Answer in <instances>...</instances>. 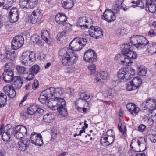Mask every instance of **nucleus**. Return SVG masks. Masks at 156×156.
<instances>
[{"mask_svg":"<svg viewBox=\"0 0 156 156\" xmlns=\"http://www.w3.org/2000/svg\"><path fill=\"white\" fill-rule=\"evenodd\" d=\"M59 54L62 57V63L64 65H72L75 63L78 59L77 55L68 48H63L61 50Z\"/></svg>","mask_w":156,"mask_h":156,"instance_id":"1","label":"nucleus"},{"mask_svg":"<svg viewBox=\"0 0 156 156\" xmlns=\"http://www.w3.org/2000/svg\"><path fill=\"white\" fill-rule=\"evenodd\" d=\"M62 89L60 88H55L53 87H51L43 91L41 93L40 96L38 98L39 101L41 103L44 104L46 103L48 98L51 96H57L62 93Z\"/></svg>","mask_w":156,"mask_h":156,"instance_id":"2","label":"nucleus"},{"mask_svg":"<svg viewBox=\"0 0 156 156\" xmlns=\"http://www.w3.org/2000/svg\"><path fill=\"white\" fill-rule=\"evenodd\" d=\"M60 88L63 89L62 94L58 96H54V98H52L50 99L49 101H48L47 105L53 110H55L56 109L66 106V102L64 99L59 97V96L62 94L63 91V88Z\"/></svg>","mask_w":156,"mask_h":156,"instance_id":"3","label":"nucleus"},{"mask_svg":"<svg viewBox=\"0 0 156 156\" xmlns=\"http://www.w3.org/2000/svg\"><path fill=\"white\" fill-rule=\"evenodd\" d=\"M130 43H132L138 50H145L149 42L144 37L137 35L131 38Z\"/></svg>","mask_w":156,"mask_h":156,"instance_id":"4","label":"nucleus"},{"mask_svg":"<svg viewBox=\"0 0 156 156\" xmlns=\"http://www.w3.org/2000/svg\"><path fill=\"white\" fill-rule=\"evenodd\" d=\"M21 63L25 66H30L36 60V56L34 53L29 51L23 52L20 58Z\"/></svg>","mask_w":156,"mask_h":156,"instance_id":"5","label":"nucleus"},{"mask_svg":"<svg viewBox=\"0 0 156 156\" xmlns=\"http://www.w3.org/2000/svg\"><path fill=\"white\" fill-rule=\"evenodd\" d=\"M86 39L83 38H76L70 43L69 48L73 52L81 50L87 44Z\"/></svg>","mask_w":156,"mask_h":156,"instance_id":"6","label":"nucleus"},{"mask_svg":"<svg viewBox=\"0 0 156 156\" xmlns=\"http://www.w3.org/2000/svg\"><path fill=\"white\" fill-rule=\"evenodd\" d=\"M132 43H128L125 44L122 46L123 48L122 53L126 55L127 58L130 61V63H131L130 59H134L136 58L137 55L136 53L133 51L130 50V49H132Z\"/></svg>","mask_w":156,"mask_h":156,"instance_id":"7","label":"nucleus"},{"mask_svg":"<svg viewBox=\"0 0 156 156\" xmlns=\"http://www.w3.org/2000/svg\"><path fill=\"white\" fill-rule=\"evenodd\" d=\"M11 63H7L4 66V71L3 73V78L4 81L9 83L13 79V70L11 68Z\"/></svg>","mask_w":156,"mask_h":156,"instance_id":"8","label":"nucleus"},{"mask_svg":"<svg viewBox=\"0 0 156 156\" xmlns=\"http://www.w3.org/2000/svg\"><path fill=\"white\" fill-rule=\"evenodd\" d=\"M89 34L90 36L96 39L101 38L103 36L102 30L98 26H91L89 29Z\"/></svg>","mask_w":156,"mask_h":156,"instance_id":"9","label":"nucleus"},{"mask_svg":"<svg viewBox=\"0 0 156 156\" xmlns=\"http://www.w3.org/2000/svg\"><path fill=\"white\" fill-rule=\"evenodd\" d=\"M24 39L22 36L15 37L12 41V48L13 50H17L21 47L24 44Z\"/></svg>","mask_w":156,"mask_h":156,"instance_id":"10","label":"nucleus"},{"mask_svg":"<svg viewBox=\"0 0 156 156\" xmlns=\"http://www.w3.org/2000/svg\"><path fill=\"white\" fill-rule=\"evenodd\" d=\"M97 58L96 54L91 49L86 51L84 55V60L88 62H95Z\"/></svg>","mask_w":156,"mask_h":156,"instance_id":"11","label":"nucleus"},{"mask_svg":"<svg viewBox=\"0 0 156 156\" xmlns=\"http://www.w3.org/2000/svg\"><path fill=\"white\" fill-rule=\"evenodd\" d=\"M30 139L32 143L36 145L42 146L44 144L42 136L40 134L33 132L31 134Z\"/></svg>","mask_w":156,"mask_h":156,"instance_id":"12","label":"nucleus"},{"mask_svg":"<svg viewBox=\"0 0 156 156\" xmlns=\"http://www.w3.org/2000/svg\"><path fill=\"white\" fill-rule=\"evenodd\" d=\"M131 76L126 68H121L118 72V79L121 82L129 79Z\"/></svg>","mask_w":156,"mask_h":156,"instance_id":"13","label":"nucleus"},{"mask_svg":"<svg viewBox=\"0 0 156 156\" xmlns=\"http://www.w3.org/2000/svg\"><path fill=\"white\" fill-rule=\"evenodd\" d=\"M142 106L144 110L148 109L151 111L154 110L156 108V101L153 99L148 98L143 102Z\"/></svg>","mask_w":156,"mask_h":156,"instance_id":"14","label":"nucleus"},{"mask_svg":"<svg viewBox=\"0 0 156 156\" xmlns=\"http://www.w3.org/2000/svg\"><path fill=\"white\" fill-rule=\"evenodd\" d=\"M102 19L108 22H110L114 20L115 17L114 13L111 10L108 9L104 12L103 16H102Z\"/></svg>","mask_w":156,"mask_h":156,"instance_id":"15","label":"nucleus"},{"mask_svg":"<svg viewBox=\"0 0 156 156\" xmlns=\"http://www.w3.org/2000/svg\"><path fill=\"white\" fill-rule=\"evenodd\" d=\"M9 20L12 23L17 22L19 19L18 10L16 8H12L9 13Z\"/></svg>","mask_w":156,"mask_h":156,"instance_id":"16","label":"nucleus"},{"mask_svg":"<svg viewBox=\"0 0 156 156\" xmlns=\"http://www.w3.org/2000/svg\"><path fill=\"white\" fill-rule=\"evenodd\" d=\"M41 13L40 10L38 9L33 11L30 17V21L32 24H35L39 21L41 18Z\"/></svg>","mask_w":156,"mask_h":156,"instance_id":"17","label":"nucleus"},{"mask_svg":"<svg viewBox=\"0 0 156 156\" xmlns=\"http://www.w3.org/2000/svg\"><path fill=\"white\" fill-rule=\"evenodd\" d=\"M109 76V74L107 72H101L96 74L95 82L96 83L101 82L103 80H106Z\"/></svg>","mask_w":156,"mask_h":156,"instance_id":"18","label":"nucleus"},{"mask_svg":"<svg viewBox=\"0 0 156 156\" xmlns=\"http://www.w3.org/2000/svg\"><path fill=\"white\" fill-rule=\"evenodd\" d=\"M4 91L10 98H14L16 94L15 89L10 85H7L3 87Z\"/></svg>","mask_w":156,"mask_h":156,"instance_id":"19","label":"nucleus"},{"mask_svg":"<svg viewBox=\"0 0 156 156\" xmlns=\"http://www.w3.org/2000/svg\"><path fill=\"white\" fill-rule=\"evenodd\" d=\"M30 143L29 139H26L23 141H20L18 142L17 147L20 150H25L29 146Z\"/></svg>","mask_w":156,"mask_h":156,"instance_id":"20","label":"nucleus"},{"mask_svg":"<svg viewBox=\"0 0 156 156\" xmlns=\"http://www.w3.org/2000/svg\"><path fill=\"white\" fill-rule=\"evenodd\" d=\"M12 81L13 83H12V87L16 89H20L23 83L20 77L18 76H14Z\"/></svg>","mask_w":156,"mask_h":156,"instance_id":"21","label":"nucleus"},{"mask_svg":"<svg viewBox=\"0 0 156 156\" xmlns=\"http://www.w3.org/2000/svg\"><path fill=\"white\" fill-rule=\"evenodd\" d=\"M67 18L64 14L58 13L55 16V20L58 24H61L66 22Z\"/></svg>","mask_w":156,"mask_h":156,"instance_id":"22","label":"nucleus"},{"mask_svg":"<svg viewBox=\"0 0 156 156\" xmlns=\"http://www.w3.org/2000/svg\"><path fill=\"white\" fill-rule=\"evenodd\" d=\"M62 3L63 7L66 9H69L74 5L73 0H62Z\"/></svg>","mask_w":156,"mask_h":156,"instance_id":"23","label":"nucleus"},{"mask_svg":"<svg viewBox=\"0 0 156 156\" xmlns=\"http://www.w3.org/2000/svg\"><path fill=\"white\" fill-rule=\"evenodd\" d=\"M100 142L101 144L104 146H108L113 143L111 139H108L107 137L104 136L100 139Z\"/></svg>","mask_w":156,"mask_h":156,"instance_id":"24","label":"nucleus"},{"mask_svg":"<svg viewBox=\"0 0 156 156\" xmlns=\"http://www.w3.org/2000/svg\"><path fill=\"white\" fill-rule=\"evenodd\" d=\"M147 48L145 49V51L147 50L148 52L151 54L156 53V44H148Z\"/></svg>","mask_w":156,"mask_h":156,"instance_id":"25","label":"nucleus"},{"mask_svg":"<svg viewBox=\"0 0 156 156\" xmlns=\"http://www.w3.org/2000/svg\"><path fill=\"white\" fill-rule=\"evenodd\" d=\"M131 81L137 89L139 87L142 82L141 78L139 76L133 78Z\"/></svg>","mask_w":156,"mask_h":156,"instance_id":"26","label":"nucleus"},{"mask_svg":"<svg viewBox=\"0 0 156 156\" xmlns=\"http://www.w3.org/2000/svg\"><path fill=\"white\" fill-rule=\"evenodd\" d=\"M13 2V0H4L2 4L3 9L8 10L12 6Z\"/></svg>","mask_w":156,"mask_h":156,"instance_id":"27","label":"nucleus"},{"mask_svg":"<svg viewBox=\"0 0 156 156\" xmlns=\"http://www.w3.org/2000/svg\"><path fill=\"white\" fill-rule=\"evenodd\" d=\"M78 22L81 27H82L83 26L85 28L88 27L87 25L85 24L86 23H88V20L86 17L80 18Z\"/></svg>","mask_w":156,"mask_h":156,"instance_id":"28","label":"nucleus"},{"mask_svg":"<svg viewBox=\"0 0 156 156\" xmlns=\"http://www.w3.org/2000/svg\"><path fill=\"white\" fill-rule=\"evenodd\" d=\"M137 71L139 76H144L147 74V68L145 66H142L138 68Z\"/></svg>","mask_w":156,"mask_h":156,"instance_id":"29","label":"nucleus"},{"mask_svg":"<svg viewBox=\"0 0 156 156\" xmlns=\"http://www.w3.org/2000/svg\"><path fill=\"white\" fill-rule=\"evenodd\" d=\"M7 97L4 94L2 93L0 95V108L3 107L7 101Z\"/></svg>","mask_w":156,"mask_h":156,"instance_id":"30","label":"nucleus"},{"mask_svg":"<svg viewBox=\"0 0 156 156\" xmlns=\"http://www.w3.org/2000/svg\"><path fill=\"white\" fill-rule=\"evenodd\" d=\"M122 53L120 54V61L121 64L124 65H127L130 63V61H129V59L127 58L126 55Z\"/></svg>","mask_w":156,"mask_h":156,"instance_id":"31","label":"nucleus"},{"mask_svg":"<svg viewBox=\"0 0 156 156\" xmlns=\"http://www.w3.org/2000/svg\"><path fill=\"white\" fill-rule=\"evenodd\" d=\"M16 69L17 73L20 75H24L27 74L28 72L26 71V68L22 66H17L16 67Z\"/></svg>","mask_w":156,"mask_h":156,"instance_id":"32","label":"nucleus"},{"mask_svg":"<svg viewBox=\"0 0 156 156\" xmlns=\"http://www.w3.org/2000/svg\"><path fill=\"white\" fill-rule=\"evenodd\" d=\"M41 34L42 39L48 42L50 38V34L48 31L46 30H43L41 32Z\"/></svg>","mask_w":156,"mask_h":156,"instance_id":"33","label":"nucleus"},{"mask_svg":"<svg viewBox=\"0 0 156 156\" xmlns=\"http://www.w3.org/2000/svg\"><path fill=\"white\" fill-rule=\"evenodd\" d=\"M15 129L16 131H19L20 132L25 136L27 135V131L26 128L24 126L22 125H18L16 127Z\"/></svg>","mask_w":156,"mask_h":156,"instance_id":"34","label":"nucleus"},{"mask_svg":"<svg viewBox=\"0 0 156 156\" xmlns=\"http://www.w3.org/2000/svg\"><path fill=\"white\" fill-rule=\"evenodd\" d=\"M129 2L131 1V3L133 4H136V6L140 7L141 9H144L146 8V6H145V4L144 3V2L141 0H138V2L137 1H131V0H128Z\"/></svg>","mask_w":156,"mask_h":156,"instance_id":"35","label":"nucleus"},{"mask_svg":"<svg viewBox=\"0 0 156 156\" xmlns=\"http://www.w3.org/2000/svg\"><path fill=\"white\" fill-rule=\"evenodd\" d=\"M106 137H107L108 139H111L112 140V141H114L115 140V133L114 131L112 129H110L108 130L106 132V134L105 135Z\"/></svg>","mask_w":156,"mask_h":156,"instance_id":"36","label":"nucleus"},{"mask_svg":"<svg viewBox=\"0 0 156 156\" xmlns=\"http://www.w3.org/2000/svg\"><path fill=\"white\" fill-rule=\"evenodd\" d=\"M40 69L39 66L38 65H34L29 69V72L36 74L39 72Z\"/></svg>","mask_w":156,"mask_h":156,"instance_id":"37","label":"nucleus"},{"mask_svg":"<svg viewBox=\"0 0 156 156\" xmlns=\"http://www.w3.org/2000/svg\"><path fill=\"white\" fill-rule=\"evenodd\" d=\"M37 111V105H32L27 108V112L29 114L32 115L36 113Z\"/></svg>","mask_w":156,"mask_h":156,"instance_id":"38","label":"nucleus"},{"mask_svg":"<svg viewBox=\"0 0 156 156\" xmlns=\"http://www.w3.org/2000/svg\"><path fill=\"white\" fill-rule=\"evenodd\" d=\"M57 109L60 115L62 117H65L67 115L68 113L65 108V106L62 107Z\"/></svg>","mask_w":156,"mask_h":156,"instance_id":"39","label":"nucleus"},{"mask_svg":"<svg viewBox=\"0 0 156 156\" xmlns=\"http://www.w3.org/2000/svg\"><path fill=\"white\" fill-rule=\"evenodd\" d=\"M6 58L7 59H9L12 61L14 60L16 58V54L14 51L9 52L8 51L6 53Z\"/></svg>","mask_w":156,"mask_h":156,"instance_id":"40","label":"nucleus"},{"mask_svg":"<svg viewBox=\"0 0 156 156\" xmlns=\"http://www.w3.org/2000/svg\"><path fill=\"white\" fill-rule=\"evenodd\" d=\"M53 118V115L51 114H47L43 117V120L46 122L50 123L51 122Z\"/></svg>","mask_w":156,"mask_h":156,"instance_id":"41","label":"nucleus"},{"mask_svg":"<svg viewBox=\"0 0 156 156\" xmlns=\"http://www.w3.org/2000/svg\"><path fill=\"white\" fill-rule=\"evenodd\" d=\"M126 90L129 91L134 90L137 89L131 81L126 84Z\"/></svg>","mask_w":156,"mask_h":156,"instance_id":"42","label":"nucleus"},{"mask_svg":"<svg viewBox=\"0 0 156 156\" xmlns=\"http://www.w3.org/2000/svg\"><path fill=\"white\" fill-rule=\"evenodd\" d=\"M140 141L136 139L133 140L131 144L130 147L132 149H133L134 147L135 148H138L139 145H140Z\"/></svg>","mask_w":156,"mask_h":156,"instance_id":"43","label":"nucleus"},{"mask_svg":"<svg viewBox=\"0 0 156 156\" xmlns=\"http://www.w3.org/2000/svg\"><path fill=\"white\" fill-rule=\"evenodd\" d=\"M37 4V1L31 2L28 0L27 6L26 7L27 9H33L35 7Z\"/></svg>","mask_w":156,"mask_h":156,"instance_id":"44","label":"nucleus"},{"mask_svg":"<svg viewBox=\"0 0 156 156\" xmlns=\"http://www.w3.org/2000/svg\"><path fill=\"white\" fill-rule=\"evenodd\" d=\"M88 69L90 71V74L91 75L95 74L96 72V66L93 64H91L88 66Z\"/></svg>","mask_w":156,"mask_h":156,"instance_id":"45","label":"nucleus"},{"mask_svg":"<svg viewBox=\"0 0 156 156\" xmlns=\"http://www.w3.org/2000/svg\"><path fill=\"white\" fill-rule=\"evenodd\" d=\"M40 37L36 34L33 35L31 37V40L35 44H39L41 42Z\"/></svg>","mask_w":156,"mask_h":156,"instance_id":"46","label":"nucleus"},{"mask_svg":"<svg viewBox=\"0 0 156 156\" xmlns=\"http://www.w3.org/2000/svg\"><path fill=\"white\" fill-rule=\"evenodd\" d=\"M90 97V95H87L86 93L82 92L80 94V99L84 100L85 101L88 102L87 100Z\"/></svg>","mask_w":156,"mask_h":156,"instance_id":"47","label":"nucleus"},{"mask_svg":"<svg viewBox=\"0 0 156 156\" xmlns=\"http://www.w3.org/2000/svg\"><path fill=\"white\" fill-rule=\"evenodd\" d=\"M148 137L152 142H156V134L155 133L153 134L152 130L151 131V132L148 135Z\"/></svg>","mask_w":156,"mask_h":156,"instance_id":"48","label":"nucleus"},{"mask_svg":"<svg viewBox=\"0 0 156 156\" xmlns=\"http://www.w3.org/2000/svg\"><path fill=\"white\" fill-rule=\"evenodd\" d=\"M147 8L151 13H154L156 11V6L155 4L146 7V9H147Z\"/></svg>","mask_w":156,"mask_h":156,"instance_id":"49","label":"nucleus"},{"mask_svg":"<svg viewBox=\"0 0 156 156\" xmlns=\"http://www.w3.org/2000/svg\"><path fill=\"white\" fill-rule=\"evenodd\" d=\"M28 0H20V5L21 8L24 9H26V7L27 6Z\"/></svg>","mask_w":156,"mask_h":156,"instance_id":"50","label":"nucleus"},{"mask_svg":"<svg viewBox=\"0 0 156 156\" xmlns=\"http://www.w3.org/2000/svg\"><path fill=\"white\" fill-rule=\"evenodd\" d=\"M2 138L5 141H8L10 138V133L9 132H7V133H3Z\"/></svg>","mask_w":156,"mask_h":156,"instance_id":"51","label":"nucleus"},{"mask_svg":"<svg viewBox=\"0 0 156 156\" xmlns=\"http://www.w3.org/2000/svg\"><path fill=\"white\" fill-rule=\"evenodd\" d=\"M146 148L145 144L143 143H141V141L140 142V145H139L138 148H139V151H136H136L142 152L143 151L146 149Z\"/></svg>","mask_w":156,"mask_h":156,"instance_id":"52","label":"nucleus"},{"mask_svg":"<svg viewBox=\"0 0 156 156\" xmlns=\"http://www.w3.org/2000/svg\"><path fill=\"white\" fill-rule=\"evenodd\" d=\"M14 136L16 138L18 139H22L23 136H25L20 132L19 131H16L15 129Z\"/></svg>","mask_w":156,"mask_h":156,"instance_id":"53","label":"nucleus"},{"mask_svg":"<svg viewBox=\"0 0 156 156\" xmlns=\"http://www.w3.org/2000/svg\"><path fill=\"white\" fill-rule=\"evenodd\" d=\"M39 87V83L38 80H35L32 84V88L33 89H37Z\"/></svg>","mask_w":156,"mask_h":156,"instance_id":"54","label":"nucleus"},{"mask_svg":"<svg viewBox=\"0 0 156 156\" xmlns=\"http://www.w3.org/2000/svg\"><path fill=\"white\" fill-rule=\"evenodd\" d=\"M27 74H28V76L27 77H26V80L30 81L33 79L34 78V74L33 73H31V72H29V71L28 72V73Z\"/></svg>","mask_w":156,"mask_h":156,"instance_id":"55","label":"nucleus"},{"mask_svg":"<svg viewBox=\"0 0 156 156\" xmlns=\"http://www.w3.org/2000/svg\"><path fill=\"white\" fill-rule=\"evenodd\" d=\"M140 109L139 108L136 107L134 108V109L131 111H130V112L133 115H136L139 112Z\"/></svg>","mask_w":156,"mask_h":156,"instance_id":"56","label":"nucleus"},{"mask_svg":"<svg viewBox=\"0 0 156 156\" xmlns=\"http://www.w3.org/2000/svg\"><path fill=\"white\" fill-rule=\"evenodd\" d=\"M155 2V0H146L144 2L146 7L152 4H154Z\"/></svg>","mask_w":156,"mask_h":156,"instance_id":"57","label":"nucleus"},{"mask_svg":"<svg viewBox=\"0 0 156 156\" xmlns=\"http://www.w3.org/2000/svg\"><path fill=\"white\" fill-rule=\"evenodd\" d=\"M66 32L62 31L58 33L57 36V40L59 41L62 38L66 35Z\"/></svg>","mask_w":156,"mask_h":156,"instance_id":"58","label":"nucleus"},{"mask_svg":"<svg viewBox=\"0 0 156 156\" xmlns=\"http://www.w3.org/2000/svg\"><path fill=\"white\" fill-rule=\"evenodd\" d=\"M3 132L7 133V132H9L10 133V130L11 129V126L9 125H7L5 127H4Z\"/></svg>","mask_w":156,"mask_h":156,"instance_id":"59","label":"nucleus"},{"mask_svg":"<svg viewBox=\"0 0 156 156\" xmlns=\"http://www.w3.org/2000/svg\"><path fill=\"white\" fill-rule=\"evenodd\" d=\"M7 59L6 55L0 53V62L5 61Z\"/></svg>","mask_w":156,"mask_h":156,"instance_id":"60","label":"nucleus"},{"mask_svg":"<svg viewBox=\"0 0 156 156\" xmlns=\"http://www.w3.org/2000/svg\"><path fill=\"white\" fill-rule=\"evenodd\" d=\"M66 92L69 94V95H72L74 93V90L69 88H68L66 89Z\"/></svg>","mask_w":156,"mask_h":156,"instance_id":"61","label":"nucleus"},{"mask_svg":"<svg viewBox=\"0 0 156 156\" xmlns=\"http://www.w3.org/2000/svg\"><path fill=\"white\" fill-rule=\"evenodd\" d=\"M114 90L112 89H110L107 90L106 92L107 96H112L114 93Z\"/></svg>","mask_w":156,"mask_h":156,"instance_id":"62","label":"nucleus"},{"mask_svg":"<svg viewBox=\"0 0 156 156\" xmlns=\"http://www.w3.org/2000/svg\"><path fill=\"white\" fill-rule=\"evenodd\" d=\"M146 128L145 125L143 124L140 125L138 127V130L140 132L143 131Z\"/></svg>","mask_w":156,"mask_h":156,"instance_id":"63","label":"nucleus"},{"mask_svg":"<svg viewBox=\"0 0 156 156\" xmlns=\"http://www.w3.org/2000/svg\"><path fill=\"white\" fill-rule=\"evenodd\" d=\"M120 54H118L115 58V60L119 64H121L120 61Z\"/></svg>","mask_w":156,"mask_h":156,"instance_id":"64","label":"nucleus"}]
</instances>
